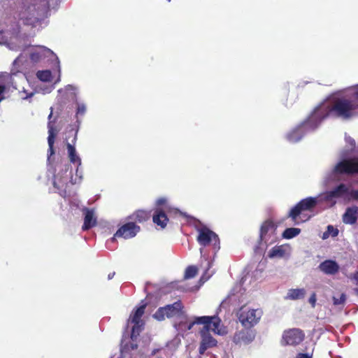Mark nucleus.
I'll list each match as a JSON object with an SVG mask.
<instances>
[{
  "instance_id": "1",
  "label": "nucleus",
  "mask_w": 358,
  "mask_h": 358,
  "mask_svg": "<svg viewBox=\"0 0 358 358\" xmlns=\"http://www.w3.org/2000/svg\"><path fill=\"white\" fill-rule=\"evenodd\" d=\"M358 110V85L351 89V92L346 96L334 99L331 104L319 106L313 111L320 124L328 116L342 120H349L357 114Z\"/></svg>"
},
{
  "instance_id": "2",
  "label": "nucleus",
  "mask_w": 358,
  "mask_h": 358,
  "mask_svg": "<svg viewBox=\"0 0 358 358\" xmlns=\"http://www.w3.org/2000/svg\"><path fill=\"white\" fill-rule=\"evenodd\" d=\"M317 204V198L307 197L303 199L290 209L287 217L290 218L292 223L295 225L303 223L310 217L306 212L313 211Z\"/></svg>"
},
{
  "instance_id": "3",
  "label": "nucleus",
  "mask_w": 358,
  "mask_h": 358,
  "mask_svg": "<svg viewBox=\"0 0 358 358\" xmlns=\"http://www.w3.org/2000/svg\"><path fill=\"white\" fill-rule=\"evenodd\" d=\"M260 308H250L245 305L242 306L236 313V316L242 326L245 329H252L257 324L262 316Z\"/></svg>"
},
{
  "instance_id": "4",
  "label": "nucleus",
  "mask_w": 358,
  "mask_h": 358,
  "mask_svg": "<svg viewBox=\"0 0 358 358\" xmlns=\"http://www.w3.org/2000/svg\"><path fill=\"white\" fill-rule=\"evenodd\" d=\"M320 125L316 117H313V112L301 124L293 129L287 135V140L291 143L299 141L305 133L309 130H314Z\"/></svg>"
},
{
  "instance_id": "5",
  "label": "nucleus",
  "mask_w": 358,
  "mask_h": 358,
  "mask_svg": "<svg viewBox=\"0 0 358 358\" xmlns=\"http://www.w3.org/2000/svg\"><path fill=\"white\" fill-rule=\"evenodd\" d=\"M184 306L180 300L172 304H168L159 308L153 315V317L158 321H163L166 317H178L183 314Z\"/></svg>"
},
{
  "instance_id": "6",
  "label": "nucleus",
  "mask_w": 358,
  "mask_h": 358,
  "mask_svg": "<svg viewBox=\"0 0 358 358\" xmlns=\"http://www.w3.org/2000/svg\"><path fill=\"white\" fill-rule=\"evenodd\" d=\"M197 231L199 234L196 241L200 245L206 247L212 243L215 250H218L220 249V238L214 231L206 226L198 228Z\"/></svg>"
},
{
  "instance_id": "7",
  "label": "nucleus",
  "mask_w": 358,
  "mask_h": 358,
  "mask_svg": "<svg viewBox=\"0 0 358 358\" xmlns=\"http://www.w3.org/2000/svg\"><path fill=\"white\" fill-rule=\"evenodd\" d=\"M333 173L336 176H352L358 174V157L343 159L334 168Z\"/></svg>"
},
{
  "instance_id": "8",
  "label": "nucleus",
  "mask_w": 358,
  "mask_h": 358,
  "mask_svg": "<svg viewBox=\"0 0 358 358\" xmlns=\"http://www.w3.org/2000/svg\"><path fill=\"white\" fill-rule=\"evenodd\" d=\"M40 2L41 0H24L23 1V7L20 12V18L23 20L24 24H30L34 22L32 17L36 15Z\"/></svg>"
},
{
  "instance_id": "9",
  "label": "nucleus",
  "mask_w": 358,
  "mask_h": 358,
  "mask_svg": "<svg viewBox=\"0 0 358 358\" xmlns=\"http://www.w3.org/2000/svg\"><path fill=\"white\" fill-rule=\"evenodd\" d=\"M213 331V325L207 324L203 327L200 330L201 342L199 348V353L203 355L208 348H212L217 346V341L210 334V331Z\"/></svg>"
},
{
  "instance_id": "10",
  "label": "nucleus",
  "mask_w": 358,
  "mask_h": 358,
  "mask_svg": "<svg viewBox=\"0 0 358 358\" xmlns=\"http://www.w3.org/2000/svg\"><path fill=\"white\" fill-rule=\"evenodd\" d=\"M195 324H203V327H206L207 324H212L213 331L218 335L222 334L220 329L221 320L217 315L195 317L194 320L188 324L187 329H192Z\"/></svg>"
},
{
  "instance_id": "11",
  "label": "nucleus",
  "mask_w": 358,
  "mask_h": 358,
  "mask_svg": "<svg viewBox=\"0 0 358 358\" xmlns=\"http://www.w3.org/2000/svg\"><path fill=\"white\" fill-rule=\"evenodd\" d=\"M145 308L146 304L141 305L137 308L134 313L130 316L131 322L134 324L131 333V338L132 339L139 336L141 331L143 330L144 322L141 320V317L145 313Z\"/></svg>"
},
{
  "instance_id": "12",
  "label": "nucleus",
  "mask_w": 358,
  "mask_h": 358,
  "mask_svg": "<svg viewBox=\"0 0 358 358\" xmlns=\"http://www.w3.org/2000/svg\"><path fill=\"white\" fill-rule=\"evenodd\" d=\"M305 338L304 332L296 328L289 329L284 331L282 338V343L285 345H297L301 343Z\"/></svg>"
},
{
  "instance_id": "13",
  "label": "nucleus",
  "mask_w": 358,
  "mask_h": 358,
  "mask_svg": "<svg viewBox=\"0 0 358 358\" xmlns=\"http://www.w3.org/2000/svg\"><path fill=\"white\" fill-rule=\"evenodd\" d=\"M141 227L134 222H129L122 225L111 238L114 241L115 238H123L124 239L132 238L140 231Z\"/></svg>"
},
{
  "instance_id": "14",
  "label": "nucleus",
  "mask_w": 358,
  "mask_h": 358,
  "mask_svg": "<svg viewBox=\"0 0 358 358\" xmlns=\"http://www.w3.org/2000/svg\"><path fill=\"white\" fill-rule=\"evenodd\" d=\"M350 188L345 184H340L332 189L327 191L324 195L325 201H332L334 199L343 198L348 200L350 196Z\"/></svg>"
},
{
  "instance_id": "15",
  "label": "nucleus",
  "mask_w": 358,
  "mask_h": 358,
  "mask_svg": "<svg viewBox=\"0 0 358 358\" xmlns=\"http://www.w3.org/2000/svg\"><path fill=\"white\" fill-rule=\"evenodd\" d=\"M276 229L277 225L271 220L264 221L260 228V241L266 243L275 234Z\"/></svg>"
},
{
  "instance_id": "16",
  "label": "nucleus",
  "mask_w": 358,
  "mask_h": 358,
  "mask_svg": "<svg viewBox=\"0 0 358 358\" xmlns=\"http://www.w3.org/2000/svg\"><path fill=\"white\" fill-rule=\"evenodd\" d=\"M66 149L68 157L70 162L77 166L76 171V176L78 177L79 179H83V176L78 174L79 166H81V158L77 153L76 146L73 144L68 143Z\"/></svg>"
},
{
  "instance_id": "17",
  "label": "nucleus",
  "mask_w": 358,
  "mask_h": 358,
  "mask_svg": "<svg viewBox=\"0 0 358 358\" xmlns=\"http://www.w3.org/2000/svg\"><path fill=\"white\" fill-rule=\"evenodd\" d=\"M82 211L85 215L84 223L82 227L83 231L89 230L90 229L95 227L97 224L96 218L94 216V209L83 208Z\"/></svg>"
},
{
  "instance_id": "18",
  "label": "nucleus",
  "mask_w": 358,
  "mask_h": 358,
  "mask_svg": "<svg viewBox=\"0 0 358 358\" xmlns=\"http://www.w3.org/2000/svg\"><path fill=\"white\" fill-rule=\"evenodd\" d=\"M48 162L49 164L51 163V157L55 155V151L54 148L55 140L57 136V132L53 125L50 122L48 125Z\"/></svg>"
},
{
  "instance_id": "19",
  "label": "nucleus",
  "mask_w": 358,
  "mask_h": 358,
  "mask_svg": "<svg viewBox=\"0 0 358 358\" xmlns=\"http://www.w3.org/2000/svg\"><path fill=\"white\" fill-rule=\"evenodd\" d=\"M255 337L254 331L251 329H244L237 333L234 336V340L236 343H249L252 342Z\"/></svg>"
},
{
  "instance_id": "20",
  "label": "nucleus",
  "mask_w": 358,
  "mask_h": 358,
  "mask_svg": "<svg viewBox=\"0 0 358 358\" xmlns=\"http://www.w3.org/2000/svg\"><path fill=\"white\" fill-rule=\"evenodd\" d=\"M319 268L324 273L327 275H334L339 270V265L334 260L327 259L322 262L319 265Z\"/></svg>"
},
{
  "instance_id": "21",
  "label": "nucleus",
  "mask_w": 358,
  "mask_h": 358,
  "mask_svg": "<svg viewBox=\"0 0 358 358\" xmlns=\"http://www.w3.org/2000/svg\"><path fill=\"white\" fill-rule=\"evenodd\" d=\"M152 221L162 229H164L167 225L169 218L163 209L156 208L152 215Z\"/></svg>"
},
{
  "instance_id": "22",
  "label": "nucleus",
  "mask_w": 358,
  "mask_h": 358,
  "mask_svg": "<svg viewBox=\"0 0 358 358\" xmlns=\"http://www.w3.org/2000/svg\"><path fill=\"white\" fill-rule=\"evenodd\" d=\"M358 215V207H349L343 215V222L345 224H354L356 223Z\"/></svg>"
},
{
  "instance_id": "23",
  "label": "nucleus",
  "mask_w": 358,
  "mask_h": 358,
  "mask_svg": "<svg viewBox=\"0 0 358 358\" xmlns=\"http://www.w3.org/2000/svg\"><path fill=\"white\" fill-rule=\"evenodd\" d=\"M150 217L151 211L145 210H137L129 216V219L139 223H143L148 221Z\"/></svg>"
},
{
  "instance_id": "24",
  "label": "nucleus",
  "mask_w": 358,
  "mask_h": 358,
  "mask_svg": "<svg viewBox=\"0 0 358 358\" xmlns=\"http://www.w3.org/2000/svg\"><path fill=\"white\" fill-rule=\"evenodd\" d=\"M78 129H74L72 126L67 128L65 134L64 142L67 146L68 143L76 145L77 141Z\"/></svg>"
},
{
  "instance_id": "25",
  "label": "nucleus",
  "mask_w": 358,
  "mask_h": 358,
  "mask_svg": "<svg viewBox=\"0 0 358 358\" xmlns=\"http://www.w3.org/2000/svg\"><path fill=\"white\" fill-rule=\"evenodd\" d=\"M306 291L304 289H291L289 290L288 298L292 300L303 299L305 296Z\"/></svg>"
},
{
  "instance_id": "26",
  "label": "nucleus",
  "mask_w": 358,
  "mask_h": 358,
  "mask_svg": "<svg viewBox=\"0 0 358 358\" xmlns=\"http://www.w3.org/2000/svg\"><path fill=\"white\" fill-rule=\"evenodd\" d=\"M285 255V250L283 245H276L272 248L269 252L268 257L270 258L274 257H283Z\"/></svg>"
},
{
  "instance_id": "27",
  "label": "nucleus",
  "mask_w": 358,
  "mask_h": 358,
  "mask_svg": "<svg viewBox=\"0 0 358 358\" xmlns=\"http://www.w3.org/2000/svg\"><path fill=\"white\" fill-rule=\"evenodd\" d=\"M66 182L65 180H53V186L57 191V192L62 196H64L66 194Z\"/></svg>"
},
{
  "instance_id": "28",
  "label": "nucleus",
  "mask_w": 358,
  "mask_h": 358,
  "mask_svg": "<svg viewBox=\"0 0 358 358\" xmlns=\"http://www.w3.org/2000/svg\"><path fill=\"white\" fill-rule=\"evenodd\" d=\"M301 233V229L299 228H287L282 233V237L286 239H291Z\"/></svg>"
},
{
  "instance_id": "29",
  "label": "nucleus",
  "mask_w": 358,
  "mask_h": 358,
  "mask_svg": "<svg viewBox=\"0 0 358 358\" xmlns=\"http://www.w3.org/2000/svg\"><path fill=\"white\" fill-rule=\"evenodd\" d=\"M198 273V268L196 266H189L185 269L184 278L190 279L194 278Z\"/></svg>"
},
{
  "instance_id": "30",
  "label": "nucleus",
  "mask_w": 358,
  "mask_h": 358,
  "mask_svg": "<svg viewBox=\"0 0 358 358\" xmlns=\"http://www.w3.org/2000/svg\"><path fill=\"white\" fill-rule=\"evenodd\" d=\"M36 76L40 80L48 82L51 80L52 73L49 70L38 71L36 73Z\"/></svg>"
},
{
  "instance_id": "31",
  "label": "nucleus",
  "mask_w": 358,
  "mask_h": 358,
  "mask_svg": "<svg viewBox=\"0 0 358 358\" xmlns=\"http://www.w3.org/2000/svg\"><path fill=\"white\" fill-rule=\"evenodd\" d=\"M346 301V295L344 293H342L339 298L336 296H333V303L334 306L344 305Z\"/></svg>"
},
{
  "instance_id": "32",
  "label": "nucleus",
  "mask_w": 358,
  "mask_h": 358,
  "mask_svg": "<svg viewBox=\"0 0 358 358\" xmlns=\"http://www.w3.org/2000/svg\"><path fill=\"white\" fill-rule=\"evenodd\" d=\"M327 229L331 237L334 238L338 235V229L337 228H334L332 225H328Z\"/></svg>"
},
{
  "instance_id": "33",
  "label": "nucleus",
  "mask_w": 358,
  "mask_h": 358,
  "mask_svg": "<svg viewBox=\"0 0 358 358\" xmlns=\"http://www.w3.org/2000/svg\"><path fill=\"white\" fill-rule=\"evenodd\" d=\"M167 203V200L166 198L164 197H161V198H159L157 201H156V206H157V208H161L160 207L161 206H165Z\"/></svg>"
},
{
  "instance_id": "34",
  "label": "nucleus",
  "mask_w": 358,
  "mask_h": 358,
  "mask_svg": "<svg viewBox=\"0 0 358 358\" xmlns=\"http://www.w3.org/2000/svg\"><path fill=\"white\" fill-rule=\"evenodd\" d=\"M358 201V189H351L350 196L348 198V201Z\"/></svg>"
},
{
  "instance_id": "35",
  "label": "nucleus",
  "mask_w": 358,
  "mask_h": 358,
  "mask_svg": "<svg viewBox=\"0 0 358 358\" xmlns=\"http://www.w3.org/2000/svg\"><path fill=\"white\" fill-rule=\"evenodd\" d=\"M85 110H86V108H85V105H83V104L78 105V108H77L76 115H83L85 113Z\"/></svg>"
},
{
  "instance_id": "36",
  "label": "nucleus",
  "mask_w": 358,
  "mask_h": 358,
  "mask_svg": "<svg viewBox=\"0 0 358 358\" xmlns=\"http://www.w3.org/2000/svg\"><path fill=\"white\" fill-rule=\"evenodd\" d=\"M316 294L315 293H313L310 296V297L309 298V303L311 304V306L313 308H314L315 306V304H316Z\"/></svg>"
},
{
  "instance_id": "37",
  "label": "nucleus",
  "mask_w": 358,
  "mask_h": 358,
  "mask_svg": "<svg viewBox=\"0 0 358 358\" xmlns=\"http://www.w3.org/2000/svg\"><path fill=\"white\" fill-rule=\"evenodd\" d=\"M30 58L33 61H38L41 59V55L38 52H32L30 55Z\"/></svg>"
},
{
  "instance_id": "38",
  "label": "nucleus",
  "mask_w": 358,
  "mask_h": 358,
  "mask_svg": "<svg viewBox=\"0 0 358 358\" xmlns=\"http://www.w3.org/2000/svg\"><path fill=\"white\" fill-rule=\"evenodd\" d=\"M6 91V86L4 85H0V102L4 99L3 93Z\"/></svg>"
},
{
  "instance_id": "39",
  "label": "nucleus",
  "mask_w": 358,
  "mask_h": 358,
  "mask_svg": "<svg viewBox=\"0 0 358 358\" xmlns=\"http://www.w3.org/2000/svg\"><path fill=\"white\" fill-rule=\"evenodd\" d=\"M23 93L24 94V95L21 96V98L22 99H27L33 96V95L34 94V92L27 93L25 91H24Z\"/></svg>"
},
{
  "instance_id": "40",
  "label": "nucleus",
  "mask_w": 358,
  "mask_h": 358,
  "mask_svg": "<svg viewBox=\"0 0 358 358\" xmlns=\"http://www.w3.org/2000/svg\"><path fill=\"white\" fill-rule=\"evenodd\" d=\"M296 358H312V357L307 353H299Z\"/></svg>"
},
{
  "instance_id": "41",
  "label": "nucleus",
  "mask_w": 358,
  "mask_h": 358,
  "mask_svg": "<svg viewBox=\"0 0 358 358\" xmlns=\"http://www.w3.org/2000/svg\"><path fill=\"white\" fill-rule=\"evenodd\" d=\"M347 141L349 143V144H350L352 147L354 148L355 146V141L353 138H349L347 139Z\"/></svg>"
},
{
  "instance_id": "42",
  "label": "nucleus",
  "mask_w": 358,
  "mask_h": 358,
  "mask_svg": "<svg viewBox=\"0 0 358 358\" xmlns=\"http://www.w3.org/2000/svg\"><path fill=\"white\" fill-rule=\"evenodd\" d=\"M329 236H330L329 233H328V231L327 230L326 231H324V232L323 233L322 238H323V239H327V238H328Z\"/></svg>"
},
{
  "instance_id": "43",
  "label": "nucleus",
  "mask_w": 358,
  "mask_h": 358,
  "mask_svg": "<svg viewBox=\"0 0 358 358\" xmlns=\"http://www.w3.org/2000/svg\"><path fill=\"white\" fill-rule=\"evenodd\" d=\"M115 272H113V273H110L108 275V280H111L114 275H115Z\"/></svg>"
},
{
  "instance_id": "44",
  "label": "nucleus",
  "mask_w": 358,
  "mask_h": 358,
  "mask_svg": "<svg viewBox=\"0 0 358 358\" xmlns=\"http://www.w3.org/2000/svg\"><path fill=\"white\" fill-rule=\"evenodd\" d=\"M78 174H79V175H81V176H83V173H82V170H81V169H80V166H79V172H78Z\"/></svg>"
},
{
  "instance_id": "45",
  "label": "nucleus",
  "mask_w": 358,
  "mask_h": 358,
  "mask_svg": "<svg viewBox=\"0 0 358 358\" xmlns=\"http://www.w3.org/2000/svg\"><path fill=\"white\" fill-rule=\"evenodd\" d=\"M157 351H158V350H154L153 352H152V355H155Z\"/></svg>"
},
{
  "instance_id": "46",
  "label": "nucleus",
  "mask_w": 358,
  "mask_h": 358,
  "mask_svg": "<svg viewBox=\"0 0 358 358\" xmlns=\"http://www.w3.org/2000/svg\"><path fill=\"white\" fill-rule=\"evenodd\" d=\"M52 112L51 111V113H50V115L48 116V118L50 119L52 117Z\"/></svg>"
},
{
  "instance_id": "47",
  "label": "nucleus",
  "mask_w": 358,
  "mask_h": 358,
  "mask_svg": "<svg viewBox=\"0 0 358 358\" xmlns=\"http://www.w3.org/2000/svg\"><path fill=\"white\" fill-rule=\"evenodd\" d=\"M167 1L170 2L171 0H166Z\"/></svg>"
}]
</instances>
